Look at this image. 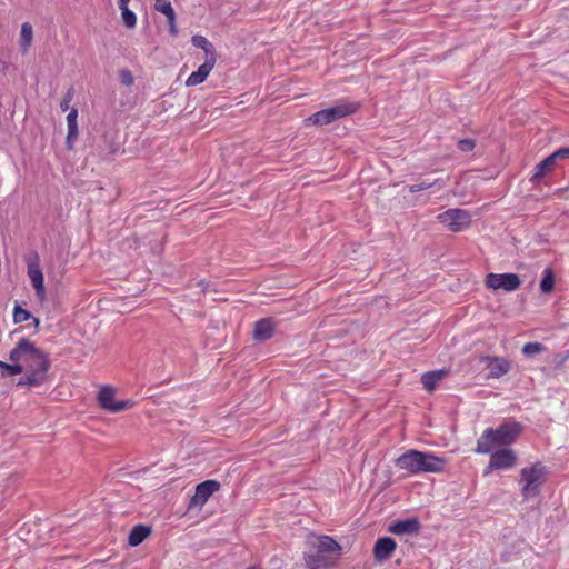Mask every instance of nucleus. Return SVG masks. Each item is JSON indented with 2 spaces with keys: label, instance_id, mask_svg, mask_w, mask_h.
I'll list each match as a JSON object with an SVG mask.
<instances>
[{
  "label": "nucleus",
  "instance_id": "f257e3e1",
  "mask_svg": "<svg viewBox=\"0 0 569 569\" xmlns=\"http://www.w3.org/2000/svg\"><path fill=\"white\" fill-rule=\"evenodd\" d=\"M11 361L24 362L26 373L18 380V387H39L48 376L50 359L47 352L27 338H21L9 352Z\"/></svg>",
  "mask_w": 569,
  "mask_h": 569
},
{
  "label": "nucleus",
  "instance_id": "f03ea898",
  "mask_svg": "<svg viewBox=\"0 0 569 569\" xmlns=\"http://www.w3.org/2000/svg\"><path fill=\"white\" fill-rule=\"evenodd\" d=\"M521 431V423L515 420L505 421L497 428H487L477 440L475 452L480 455H488L495 448H508L513 442H516Z\"/></svg>",
  "mask_w": 569,
  "mask_h": 569
},
{
  "label": "nucleus",
  "instance_id": "7ed1b4c3",
  "mask_svg": "<svg viewBox=\"0 0 569 569\" xmlns=\"http://www.w3.org/2000/svg\"><path fill=\"white\" fill-rule=\"evenodd\" d=\"M445 465V458L416 449L408 450L396 459V466L410 475L438 473L443 470Z\"/></svg>",
  "mask_w": 569,
  "mask_h": 569
},
{
  "label": "nucleus",
  "instance_id": "20e7f679",
  "mask_svg": "<svg viewBox=\"0 0 569 569\" xmlns=\"http://www.w3.org/2000/svg\"><path fill=\"white\" fill-rule=\"evenodd\" d=\"M360 108V104L356 101L340 99L336 101L329 108L321 109L308 118H306V124H312L317 127H323L331 124L340 119L355 114Z\"/></svg>",
  "mask_w": 569,
  "mask_h": 569
},
{
  "label": "nucleus",
  "instance_id": "39448f33",
  "mask_svg": "<svg viewBox=\"0 0 569 569\" xmlns=\"http://www.w3.org/2000/svg\"><path fill=\"white\" fill-rule=\"evenodd\" d=\"M546 478L547 468L541 462H535L529 467L522 468L519 482L523 498L528 500L538 497Z\"/></svg>",
  "mask_w": 569,
  "mask_h": 569
},
{
  "label": "nucleus",
  "instance_id": "423d86ee",
  "mask_svg": "<svg viewBox=\"0 0 569 569\" xmlns=\"http://www.w3.org/2000/svg\"><path fill=\"white\" fill-rule=\"evenodd\" d=\"M438 221L452 232H460L469 228L471 214L463 209H448L437 216Z\"/></svg>",
  "mask_w": 569,
  "mask_h": 569
},
{
  "label": "nucleus",
  "instance_id": "0eeeda50",
  "mask_svg": "<svg viewBox=\"0 0 569 569\" xmlns=\"http://www.w3.org/2000/svg\"><path fill=\"white\" fill-rule=\"evenodd\" d=\"M116 391L110 386H102L98 392L97 400L99 406L108 412L117 413L132 407L131 400H116Z\"/></svg>",
  "mask_w": 569,
  "mask_h": 569
},
{
  "label": "nucleus",
  "instance_id": "6e6552de",
  "mask_svg": "<svg viewBox=\"0 0 569 569\" xmlns=\"http://www.w3.org/2000/svg\"><path fill=\"white\" fill-rule=\"evenodd\" d=\"M486 286L493 290H503L506 292H512L517 290L521 280L516 273H488L486 277Z\"/></svg>",
  "mask_w": 569,
  "mask_h": 569
},
{
  "label": "nucleus",
  "instance_id": "1a4fd4ad",
  "mask_svg": "<svg viewBox=\"0 0 569 569\" xmlns=\"http://www.w3.org/2000/svg\"><path fill=\"white\" fill-rule=\"evenodd\" d=\"M28 276L36 291V296L40 301L46 299L47 292L44 287V278L39 266L38 256L27 261Z\"/></svg>",
  "mask_w": 569,
  "mask_h": 569
},
{
  "label": "nucleus",
  "instance_id": "9d476101",
  "mask_svg": "<svg viewBox=\"0 0 569 569\" xmlns=\"http://www.w3.org/2000/svg\"><path fill=\"white\" fill-rule=\"evenodd\" d=\"M220 489L217 480H206L196 486V492L191 497L189 508H201L208 499Z\"/></svg>",
  "mask_w": 569,
  "mask_h": 569
},
{
  "label": "nucleus",
  "instance_id": "9b49d317",
  "mask_svg": "<svg viewBox=\"0 0 569 569\" xmlns=\"http://www.w3.org/2000/svg\"><path fill=\"white\" fill-rule=\"evenodd\" d=\"M482 363H486L488 370V378L500 379L506 376L511 368L510 361L503 357L498 356H482L480 358Z\"/></svg>",
  "mask_w": 569,
  "mask_h": 569
},
{
  "label": "nucleus",
  "instance_id": "f8f14e48",
  "mask_svg": "<svg viewBox=\"0 0 569 569\" xmlns=\"http://www.w3.org/2000/svg\"><path fill=\"white\" fill-rule=\"evenodd\" d=\"M490 453V467L498 470L512 469L517 463V453L510 448L492 450Z\"/></svg>",
  "mask_w": 569,
  "mask_h": 569
},
{
  "label": "nucleus",
  "instance_id": "ddd939ff",
  "mask_svg": "<svg viewBox=\"0 0 569 569\" xmlns=\"http://www.w3.org/2000/svg\"><path fill=\"white\" fill-rule=\"evenodd\" d=\"M338 557H330L312 548L303 553L305 565L308 569H330Z\"/></svg>",
  "mask_w": 569,
  "mask_h": 569
},
{
  "label": "nucleus",
  "instance_id": "4468645a",
  "mask_svg": "<svg viewBox=\"0 0 569 569\" xmlns=\"http://www.w3.org/2000/svg\"><path fill=\"white\" fill-rule=\"evenodd\" d=\"M420 521L418 518H407L402 520L393 521L388 527V532L402 536V535H415L420 530Z\"/></svg>",
  "mask_w": 569,
  "mask_h": 569
},
{
  "label": "nucleus",
  "instance_id": "2eb2a0df",
  "mask_svg": "<svg viewBox=\"0 0 569 569\" xmlns=\"http://www.w3.org/2000/svg\"><path fill=\"white\" fill-rule=\"evenodd\" d=\"M217 58L204 59V62L198 67L186 80L187 87H194L206 81L212 69L214 68Z\"/></svg>",
  "mask_w": 569,
  "mask_h": 569
},
{
  "label": "nucleus",
  "instance_id": "dca6fc26",
  "mask_svg": "<svg viewBox=\"0 0 569 569\" xmlns=\"http://www.w3.org/2000/svg\"><path fill=\"white\" fill-rule=\"evenodd\" d=\"M397 543L390 537L378 538L373 546L375 559L379 562L387 560L396 550Z\"/></svg>",
  "mask_w": 569,
  "mask_h": 569
},
{
  "label": "nucleus",
  "instance_id": "f3484780",
  "mask_svg": "<svg viewBox=\"0 0 569 569\" xmlns=\"http://www.w3.org/2000/svg\"><path fill=\"white\" fill-rule=\"evenodd\" d=\"M558 166V162H556L552 154H549L543 160H541L539 163H537L533 168L532 174L529 179V181L532 184H537L541 181L543 177H546L548 173L552 172Z\"/></svg>",
  "mask_w": 569,
  "mask_h": 569
},
{
  "label": "nucleus",
  "instance_id": "a211bd4d",
  "mask_svg": "<svg viewBox=\"0 0 569 569\" xmlns=\"http://www.w3.org/2000/svg\"><path fill=\"white\" fill-rule=\"evenodd\" d=\"M273 321L270 318H263L254 323L253 338L257 341H266L273 336Z\"/></svg>",
  "mask_w": 569,
  "mask_h": 569
},
{
  "label": "nucleus",
  "instance_id": "6ab92c4d",
  "mask_svg": "<svg viewBox=\"0 0 569 569\" xmlns=\"http://www.w3.org/2000/svg\"><path fill=\"white\" fill-rule=\"evenodd\" d=\"M447 370L445 369H440V370H433V371H428V372H425L422 376H421V383L423 386V388L427 390V391H432L436 389V386L438 385V382L441 380V378L443 376L447 375Z\"/></svg>",
  "mask_w": 569,
  "mask_h": 569
},
{
  "label": "nucleus",
  "instance_id": "aec40b11",
  "mask_svg": "<svg viewBox=\"0 0 569 569\" xmlns=\"http://www.w3.org/2000/svg\"><path fill=\"white\" fill-rule=\"evenodd\" d=\"M315 549L321 553L328 555L332 552L338 553L341 550V547L332 537L321 536Z\"/></svg>",
  "mask_w": 569,
  "mask_h": 569
},
{
  "label": "nucleus",
  "instance_id": "412c9836",
  "mask_svg": "<svg viewBox=\"0 0 569 569\" xmlns=\"http://www.w3.org/2000/svg\"><path fill=\"white\" fill-rule=\"evenodd\" d=\"M33 40V29L29 22H23L21 24L19 46L21 52L24 54L29 51L31 43Z\"/></svg>",
  "mask_w": 569,
  "mask_h": 569
},
{
  "label": "nucleus",
  "instance_id": "4be33fe9",
  "mask_svg": "<svg viewBox=\"0 0 569 569\" xmlns=\"http://www.w3.org/2000/svg\"><path fill=\"white\" fill-rule=\"evenodd\" d=\"M151 530L149 527L143 525H136L128 537V542L132 547L139 546L149 535Z\"/></svg>",
  "mask_w": 569,
  "mask_h": 569
},
{
  "label": "nucleus",
  "instance_id": "5701e85b",
  "mask_svg": "<svg viewBox=\"0 0 569 569\" xmlns=\"http://www.w3.org/2000/svg\"><path fill=\"white\" fill-rule=\"evenodd\" d=\"M191 43L199 49H202L204 51L206 58L210 59L216 58V49L213 44L203 36L196 34L191 38Z\"/></svg>",
  "mask_w": 569,
  "mask_h": 569
},
{
  "label": "nucleus",
  "instance_id": "b1692460",
  "mask_svg": "<svg viewBox=\"0 0 569 569\" xmlns=\"http://www.w3.org/2000/svg\"><path fill=\"white\" fill-rule=\"evenodd\" d=\"M555 288V276H553V272L550 268H546L543 270V276H542V279L540 281V290L543 292V293H549L553 290Z\"/></svg>",
  "mask_w": 569,
  "mask_h": 569
},
{
  "label": "nucleus",
  "instance_id": "393cba45",
  "mask_svg": "<svg viewBox=\"0 0 569 569\" xmlns=\"http://www.w3.org/2000/svg\"><path fill=\"white\" fill-rule=\"evenodd\" d=\"M435 186H438L439 188H443L446 186V183L441 179H436L432 182H420V183L411 184V186L408 187V190H409L410 193H417V192L427 190V189H429L431 187H435Z\"/></svg>",
  "mask_w": 569,
  "mask_h": 569
},
{
  "label": "nucleus",
  "instance_id": "a878e982",
  "mask_svg": "<svg viewBox=\"0 0 569 569\" xmlns=\"http://www.w3.org/2000/svg\"><path fill=\"white\" fill-rule=\"evenodd\" d=\"M24 368L19 361H12V363H7L2 368L1 377H12L17 375H21Z\"/></svg>",
  "mask_w": 569,
  "mask_h": 569
},
{
  "label": "nucleus",
  "instance_id": "bb28decb",
  "mask_svg": "<svg viewBox=\"0 0 569 569\" xmlns=\"http://www.w3.org/2000/svg\"><path fill=\"white\" fill-rule=\"evenodd\" d=\"M31 318H33V315L29 310L20 307L19 305L14 306V309H13V322L14 323H22L24 321L30 320Z\"/></svg>",
  "mask_w": 569,
  "mask_h": 569
},
{
  "label": "nucleus",
  "instance_id": "cd10ccee",
  "mask_svg": "<svg viewBox=\"0 0 569 569\" xmlns=\"http://www.w3.org/2000/svg\"><path fill=\"white\" fill-rule=\"evenodd\" d=\"M545 350V346L540 342H528L522 347V353L527 357H532Z\"/></svg>",
  "mask_w": 569,
  "mask_h": 569
},
{
  "label": "nucleus",
  "instance_id": "c85d7f7f",
  "mask_svg": "<svg viewBox=\"0 0 569 569\" xmlns=\"http://www.w3.org/2000/svg\"><path fill=\"white\" fill-rule=\"evenodd\" d=\"M153 8L156 11L164 14L166 17L174 12V9L169 0H154Z\"/></svg>",
  "mask_w": 569,
  "mask_h": 569
},
{
  "label": "nucleus",
  "instance_id": "c756f323",
  "mask_svg": "<svg viewBox=\"0 0 569 569\" xmlns=\"http://www.w3.org/2000/svg\"><path fill=\"white\" fill-rule=\"evenodd\" d=\"M121 17H122L123 24L127 28L136 27L137 16H136V13L132 10H130L129 8H122L121 9Z\"/></svg>",
  "mask_w": 569,
  "mask_h": 569
},
{
  "label": "nucleus",
  "instance_id": "7c9ffc66",
  "mask_svg": "<svg viewBox=\"0 0 569 569\" xmlns=\"http://www.w3.org/2000/svg\"><path fill=\"white\" fill-rule=\"evenodd\" d=\"M73 97H74V89L72 87H70L67 90V92L64 93V97H63V99L60 102L61 111L66 112V111L71 109L70 108V103L73 100Z\"/></svg>",
  "mask_w": 569,
  "mask_h": 569
},
{
  "label": "nucleus",
  "instance_id": "2f4dec72",
  "mask_svg": "<svg viewBox=\"0 0 569 569\" xmlns=\"http://www.w3.org/2000/svg\"><path fill=\"white\" fill-rule=\"evenodd\" d=\"M78 138V126H68V133L66 138V144L68 149L73 148V143Z\"/></svg>",
  "mask_w": 569,
  "mask_h": 569
},
{
  "label": "nucleus",
  "instance_id": "473e14b6",
  "mask_svg": "<svg viewBox=\"0 0 569 569\" xmlns=\"http://www.w3.org/2000/svg\"><path fill=\"white\" fill-rule=\"evenodd\" d=\"M551 154L553 156L556 162L559 164L561 161L569 159V146L561 147L555 150Z\"/></svg>",
  "mask_w": 569,
  "mask_h": 569
},
{
  "label": "nucleus",
  "instance_id": "72a5a7b5",
  "mask_svg": "<svg viewBox=\"0 0 569 569\" xmlns=\"http://www.w3.org/2000/svg\"><path fill=\"white\" fill-rule=\"evenodd\" d=\"M475 141L472 139H461L458 141V148L462 152H470L475 149Z\"/></svg>",
  "mask_w": 569,
  "mask_h": 569
},
{
  "label": "nucleus",
  "instance_id": "f704fd0d",
  "mask_svg": "<svg viewBox=\"0 0 569 569\" xmlns=\"http://www.w3.org/2000/svg\"><path fill=\"white\" fill-rule=\"evenodd\" d=\"M166 18H167V21H168L170 34L177 36L178 34V27H177V23H176V12H172V13L168 14Z\"/></svg>",
  "mask_w": 569,
  "mask_h": 569
},
{
  "label": "nucleus",
  "instance_id": "c9c22d12",
  "mask_svg": "<svg viewBox=\"0 0 569 569\" xmlns=\"http://www.w3.org/2000/svg\"><path fill=\"white\" fill-rule=\"evenodd\" d=\"M166 18H167V21H168L170 34L177 36L178 34V27H177V23H176V12H172V13L168 14Z\"/></svg>",
  "mask_w": 569,
  "mask_h": 569
},
{
  "label": "nucleus",
  "instance_id": "e433bc0d",
  "mask_svg": "<svg viewBox=\"0 0 569 569\" xmlns=\"http://www.w3.org/2000/svg\"><path fill=\"white\" fill-rule=\"evenodd\" d=\"M77 119H78V109L71 108L67 116V126H78Z\"/></svg>",
  "mask_w": 569,
  "mask_h": 569
},
{
  "label": "nucleus",
  "instance_id": "4c0bfd02",
  "mask_svg": "<svg viewBox=\"0 0 569 569\" xmlns=\"http://www.w3.org/2000/svg\"><path fill=\"white\" fill-rule=\"evenodd\" d=\"M120 78H121V82L124 86H131L133 83V77H132L131 72L128 70L121 71Z\"/></svg>",
  "mask_w": 569,
  "mask_h": 569
},
{
  "label": "nucleus",
  "instance_id": "58836bf2",
  "mask_svg": "<svg viewBox=\"0 0 569 569\" xmlns=\"http://www.w3.org/2000/svg\"><path fill=\"white\" fill-rule=\"evenodd\" d=\"M197 286L200 288L202 292H206L209 289V283L204 280H200L197 282Z\"/></svg>",
  "mask_w": 569,
  "mask_h": 569
},
{
  "label": "nucleus",
  "instance_id": "ea45409f",
  "mask_svg": "<svg viewBox=\"0 0 569 569\" xmlns=\"http://www.w3.org/2000/svg\"><path fill=\"white\" fill-rule=\"evenodd\" d=\"M129 2H130V0H118L119 9L121 10L122 8H129L128 7Z\"/></svg>",
  "mask_w": 569,
  "mask_h": 569
},
{
  "label": "nucleus",
  "instance_id": "a19ab883",
  "mask_svg": "<svg viewBox=\"0 0 569 569\" xmlns=\"http://www.w3.org/2000/svg\"><path fill=\"white\" fill-rule=\"evenodd\" d=\"M32 321V326L34 329H38L39 325H40V320L39 318L34 317L30 319Z\"/></svg>",
  "mask_w": 569,
  "mask_h": 569
},
{
  "label": "nucleus",
  "instance_id": "79ce46f5",
  "mask_svg": "<svg viewBox=\"0 0 569 569\" xmlns=\"http://www.w3.org/2000/svg\"><path fill=\"white\" fill-rule=\"evenodd\" d=\"M493 470H497V469L496 468H491L490 467V462H489L488 466L486 467V469L483 470V475L488 476Z\"/></svg>",
  "mask_w": 569,
  "mask_h": 569
},
{
  "label": "nucleus",
  "instance_id": "37998d69",
  "mask_svg": "<svg viewBox=\"0 0 569 569\" xmlns=\"http://www.w3.org/2000/svg\"><path fill=\"white\" fill-rule=\"evenodd\" d=\"M6 362L0 360V369H2L4 367Z\"/></svg>",
  "mask_w": 569,
  "mask_h": 569
},
{
  "label": "nucleus",
  "instance_id": "c03bdc74",
  "mask_svg": "<svg viewBox=\"0 0 569 569\" xmlns=\"http://www.w3.org/2000/svg\"><path fill=\"white\" fill-rule=\"evenodd\" d=\"M247 569H259V568H258V567L252 566V567H249V568H247Z\"/></svg>",
  "mask_w": 569,
  "mask_h": 569
}]
</instances>
